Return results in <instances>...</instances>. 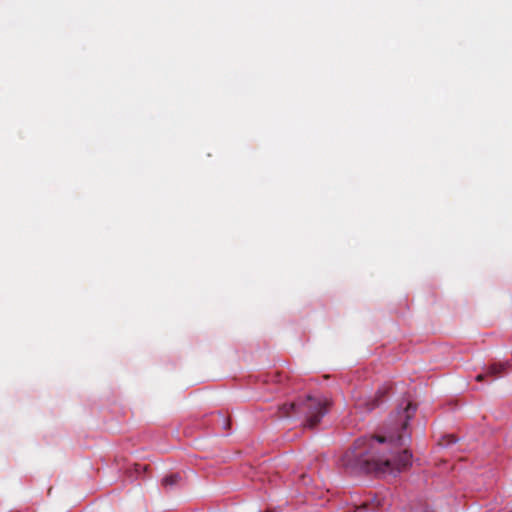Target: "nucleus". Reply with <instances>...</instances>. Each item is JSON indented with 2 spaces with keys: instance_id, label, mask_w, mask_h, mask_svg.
Listing matches in <instances>:
<instances>
[{
  "instance_id": "obj_1",
  "label": "nucleus",
  "mask_w": 512,
  "mask_h": 512,
  "mask_svg": "<svg viewBox=\"0 0 512 512\" xmlns=\"http://www.w3.org/2000/svg\"><path fill=\"white\" fill-rule=\"evenodd\" d=\"M416 405L407 402L393 413L383 436L360 437L341 459L342 466L351 473H393L411 465L412 454L403 448L410 440L409 421Z\"/></svg>"
},
{
  "instance_id": "obj_2",
  "label": "nucleus",
  "mask_w": 512,
  "mask_h": 512,
  "mask_svg": "<svg viewBox=\"0 0 512 512\" xmlns=\"http://www.w3.org/2000/svg\"><path fill=\"white\" fill-rule=\"evenodd\" d=\"M330 402L326 398L308 396L301 403H284L278 409L279 418H291L302 411L306 415V426L315 428L327 413Z\"/></svg>"
},
{
  "instance_id": "obj_3",
  "label": "nucleus",
  "mask_w": 512,
  "mask_h": 512,
  "mask_svg": "<svg viewBox=\"0 0 512 512\" xmlns=\"http://www.w3.org/2000/svg\"><path fill=\"white\" fill-rule=\"evenodd\" d=\"M509 362H500V363H492L486 368L487 377H493L494 379L500 376L502 373H505L508 369Z\"/></svg>"
},
{
  "instance_id": "obj_4",
  "label": "nucleus",
  "mask_w": 512,
  "mask_h": 512,
  "mask_svg": "<svg viewBox=\"0 0 512 512\" xmlns=\"http://www.w3.org/2000/svg\"><path fill=\"white\" fill-rule=\"evenodd\" d=\"M180 479L181 477L179 474L167 475L163 478L162 485L165 488L173 487L179 483Z\"/></svg>"
},
{
  "instance_id": "obj_5",
  "label": "nucleus",
  "mask_w": 512,
  "mask_h": 512,
  "mask_svg": "<svg viewBox=\"0 0 512 512\" xmlns=\"http://www.w3.org/2000/svg\"><path fill=\"white\" fill-rule=\"evenodd\" d=\"M384 393H385V392L378 391V392H377V395H376V396H375V398L371 401V403H368V404H367V406H368V407H367V409H368V410H373L374 408H376V407L379 405V403H380L379 398H380L381 396H383V395H384Z\"/></svg>"
},
{
  "instance_id": "obj_6",
  "label": "nucleus",
  "mask_w": 512,
  "mask_h": 512,
  "mask_svg": "<svg viewBox=\"0 0 512 512\" xmlns=\"http://www.w3.org/2000/svg\"><path fill=\"white\" fill-rule=\"evenodd\" d=\"M486 377H487V375H486V373L484 372V373H480V374H478V375L476 376V378H475V379H476V381H478V382H482Z\"/></svg>"
},
{
  "instance_id": "obj_7",
  "label": "nucleus",
  "mask_w": 512,
  "mask_h": 512,
  "mask_svg": "<svg viewBox=\"0 0 512 512\" xmlns=\"http://www.w3.org/2000/svg\"><path fill=\"white\" fill-rule=\"evenodd\" d=\"M446 439H447V444H453L457 441L456 437L453 435L447 436Z\"/></svg>"
},
{
  "instance_id": "obj_8",
  "label": "nucleus",
  "mask_w": 512,
  "mask_h": 512,
  "mask_svg": "<svg viewBox=\"0 0 512 512\" xmlns=\"http://www.w3.org/2000/svg\"><path fill=\"white\" fill-rule=\"evenodd\" d=\"M135 469H136V471L138 472L140 469L145 470V469H146V466H142V465H140V464H136V465H135Z\"/></svg>"
}]
</instances>
